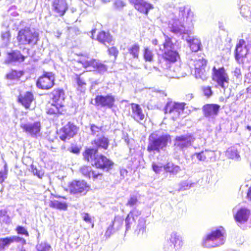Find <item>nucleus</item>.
Instances as JSON below:
<instances>
[{
  "label": "nucleus",
  "mask_w": 251,
  "mask_h": 251,
  "mask_svg": "<svg viewBox=\"0 0 251 251\" xmlns=\"http://www.w3.org/2000/svg\"><path fill=\"white\" fill-rule=\"evenodd\" d=\"M206 61L202 58H200L198 60H193L190 61L189 65L193 66L195 69V75L197 78H201L204 80L206 78V73L205 70Z\"/></svg>",
  "instance_id": "obj_12"
},
{
  "label": "nucleus",
  "mask_w": 251,
  "mask_h": 251,
  "mask_svg": "<svg viewBox=\"0 0 251 251\" xmlns=\"http://www.w3.org/2000/svg\"><path fill=\"white\" fill-rule=\"evenodd\" d=\"M146 220L145 218L140 217L138 221L135 230V233L138 236L143 235L146 229Z\"/></svg>",
  "instance_id": "obj_29"
},
{
  "label": "nucleus",
  "mask_w": 251,
  "mask_h": 251,
  "mask_svg": "<svg viewBox=\"0 0 251 251\" xmlns=\"http://www.w3.org/2000/svg\"><path fill=\"white\" fill-rule=\"evenodd\" d=\"M213 80L216 82V87L222 89L224 91L229 84V78L224 67L212 69Z\"/></svg>",
  "instance_id": "obj_7"
},
{
  "label": "nucleus",
  "mask_w": 251,
  "mask_h": 251,
  "mask_svg": "<svg viewBox=\"0 0 251 251\" xmlns=\"http://www.w3.org/2000/svg\"><path fill=\"white\" fill-rule=\"evenodd\" d=\"M152 167L153 170L156 173H159L161 171L162 168H163V166L161 163L155 164L153 163L152 164Z\"/></svg>",
  "instance_id": "obj_51"
},
{
  "label": "nucleus",
  "mask_w": 251,
  "mask_h": 251,
  "mask_svg": "<svg viewBox=\"0 0 251 251\" xmlns=\"http://www.w3.org/2000/svg\"><path fill=\"white\" fill-rule=\"evenodd\" d=\"M250 211L247 208L241 207L237 212L235 219L237 222L242 223L247 221Z\"/></svg>",
  "instance_id": "obj_25"
},
{
  "label": "nucleus",
  "mask_w": 251,
  "mask_h": 251,
  "mask_svg": "<svg viewBox=\"0 0 251 251\" xmlns=\"http://www.w3.org/2000/svg\"><path fill=\"white\" fill-rule=\"evenodd\" d=\"M71 194L78 196H84L90 190V186L84 180H73L69 185Z\"/></svg>",
  "instance_id": "obj_10"
},
{
  "label": "nucleus",
  "mask_w": 251,
  "mask_h": 251,
  "mask_svg": "<svg viewBox=\"0 0 251 251\" xmlns=\"http://www.w3.org/2000/svg\"><path fill=\"white\" fill-rule=\"evenodd\" d=\"M55 77L51 72H46L40 76L36 82L38 88L42 89H49L54 84Z\"/></svg>",
  "instance_id": "obj_13"
},
{
  "label": "nucleus",
  "mask_w": 251,
  "mask_h": 251,
  "mask_svg": "<svg viewBox=\"0 0 251 251\" xmlns=\"http://www.w3.org/2000/svg\"><path fill=\"white\" fill-rule=\"evenodd\" d=\"M41 123L40 122L22 124L21 127L23 131L33 138H37L41 135Z\"/></svg>",
  "instance_id": "obj_16"
},
{
  "label": "nucleus",
  "mask_w": 251,
  "mask_h": 251,
  "mask_svg": "<svg viewBox=\"0 0 251 251\" xmlns=\"http://www.w3.org/2000/svg\"><path fill=\"white\" fill-rule=\"evenodd\" d=\"M6 247H8L6 238H0V251L3 250Z\"/></svg>",
  "instance_id": "obj_55"
},
{
  "label": "nucleus",
  "mask_w": 251,
  "mask_h": 251,
  "mask_svg": "<svg viewBox=\"0 0 251 251\" xmlns=\"http://www.w3.org/2000/svg\"><path fill=\"white\" fill-rule=\"evenodd\" d=\"M220 106L217 104H206L202 108L204 117L208 121L214 122L218 116Z\"/></svg>",
  "instance_id": "obj_14"
},
{
  "label": "nucleus",
  "mask_w": 251,
  "mask_h": 251,
  "mask_svg": "<svg viewBox=\"0 0 251 251\" xmlns=\"http://www.w3.org/2000/svg\"><path fill=\"white\" fill-rule=\"evenodd\" d=\"M36 248L38 251H48L51 247L48 244L44 242L37 245Z\"/></svg>",
  "instance_id": "obj_46"
},
{
  "label": "nucleus",
  "mask_w": 251,
  "mask_h": 251,
  "mask_svg": "<svg viewBox=\"0 0 251 251\" xmlns=\"http://www.w3.org/2000/svg\"><path fill=\"white\" fill-rule=\"evenodd\" d=\"M233 74L234 76H235L237 78H240L241 77V71L239 68H235L234 70L233 71Z\"/></svg>",
  "instance_id": "obj_59"
},
{
  "label": "nucleus",
  "mask_w": 251,
  "mask_h": 251,
  "mask_svg": "<svg viewBox=\"0 0 251 251\" xmlns=\"http://www.w3.org/2000/svg\"><path fill=\"white\" fill-rule=\"evenodd\" d=\"M226 156L230 159L239 160L240 156L237 149L235 147L229 148L226 151Z\"/></svg>",
  "instance_id": "obj_33"
},
{
  "label": "nucleus",
  "mask_w": 251,
  "mask_h": 251,
  "mask_svg": "<svg viewBox=\"0 0 251 251\" xmlns=\"http://www.w3.org/2000/svg\"><path fill=\"white\" fill-rule=\"evenodd\" d=\"M10 33L8 31H6L1 33V38L5 43H7L9 41Z\"/></svg>",
  "instance_id": "obj_56"
},
{
  "label": "nucleus",
  "mask_w": 251,
  "mask_h": 251,
  "mask_svg": "<svg viewBox=\"0 0 251 251\" xmlns=\"http://www.w3.org/2000/svg\"><path fill=\"white\" fill-rule=\"evenodd\" d=\"M141 214V211L136 208L131 210L127 214L132 218H133L135 220Z\"/></svg>",
  "instance_id": "obj_48"
},
{
  "label": "nucleus",
  "mask_w": 251,
  "mask_h": 251,
  "mask_svg": "<svg viewBox=\"0 0 251 251\" xmlns=\"http://www.w3.org/2000/svg\"><path fill=\"white\" fill-rule=\"evenodd\" d=\"M26 57L21 53L19 50H15L7 53L6 62L7 63H22L24 62Z\"/></svg>",
  "instance_id": "obj_23"
},
{
  "label": "nucleus",
  "mask_w": 251,
  "mask_h": 251,
  "mask_svg": "<svg viewBox=\"0 0 251 251\" xmlns=\"http://www.w3.org/2000/svg\"><path fill=\"white\" fill-rule=\"evenodd\" d=\"M144 58L146 61L151 62L153 60V54L149 48H145L143 52Z\"/></svg>",
  "instance_id": "obj_40"
},
{
  "label": "nucleus",
  "mask_w": 251,
  "mask_h": 251,
  "mask_svg": "<svg viewBox=\"0 0 251 251\" xmlns=\"http://www.w3.org/2000/svg\"><path fill=\"white\" fill-rule=\"evenodd\" d=\"M124 218L119 215L116 216L112 224L107 228L105 232V236L109 237L117 231L120 230L123 226Z\"/></svg>",
  "instance_id": "obj_21"
},
{
  "label": "nucleus",
  "mask_w": 251,
  "mask_h": 251,
  "mask_svg": "<svg viewBox=\"0 0 251 251\" xmlns=\"http://www.w3.org/2000/svg\"><path fill=\"white\" fill-rule=\"evenodd\" d=\"M78 128L73 123L69 122L60 130L59 138L62 141H66L74 137L77 133Z\"/></svg>",
  "instance_id": "obj_17"
},
{
  "label": "nucleus",
  "mask_w": 251,
  "mask_h": 251,
  "mask_svg": "<svg viewBox=\"0 0 251 251\" xmlns=\"http://www.w3.org/2000/svg\"><path fill=\"white\" fill-rule=\"evenodd\" d=\"M240 13L243 17L246 18L251 22V8L248 5H242L240 8Z\"/></svg>",
  "instance_id": "obj_36"
},
{
  "label": "nucleus",
  "mask_w": 251,
  "mask_h": 251,
  "mask_svg": "<svg viewBox=\"0 0 251 251\" xmlns=\"http://www.w3.org/2000/svg\"><path fill=\"white\" fill-rule=\"evenodd\" d=\"M163 168L165 172L170 173L173 175H176L181 171L179 166L171 162L164 165Z\"/></svg>",
  "instance_id": "obj_30"
},
{
  "label": "nucleus",
  "mask_w": 251,
  "mask_h": 251,
  "mask_svg": "<svg viewBox=\"0 0 251 251\" xmlns=\"http://www.w3.org/2000/svg\"><path fill=\"white\" fill-rule=\"evenodd\" d=\"M52 11L56 16H63L68 7L65 0H53L52 3Z\"/></svg>",
  "instance_id": "obj_19"
},
{
  "label": "nucleus",
  "mask_w": 251,
  "mask_h": 251,
  "mask_svg": "<svg viewBox=\"0 0 251 251\" xmlns=\"http://www.w3.org/2000/svg\"><path fill=\"white\" fill-rule=\"evenodd\" d=\"M184 14V7H179L177 15L172 14L171 16L167 29L174 36L181 37L182 39L186 41L191 50L197 52L201 49V42L199 39L188 35V30L183 23Z\"/></svg>",
  "instance_id": "obj_1"
},
{
  "label": "nucleus",
  "mask_w": 251,
  "mask_h": 251,
  "mask_svg": "<svg viewBox=\"0 0 251 251\" xmlns=\"http://www.w3.org/2000/svg\"><path fill=\"white\" fill-rule=\"evenodd\" d=\"M170 140L171 137L168 134H164L158 136L156 134L152 133L149 137L147 151L150 152H159L161 150L167 147L168 142Z\"/></svg>",
  "instance_id": "obj_4"
},
{
  "label": "nucleus",
  "mask_w": 251,
  "mask_h": 251,
  "mask_svg": "<svg viewBox=\"0 0 251 251\" xmlns=\"http://www.w3.org/2000/svg\"><path fill=\"white\" fill-rule=\"evenodd\" d=\"M165 41L163 43L164 52L163 60L160 62L161 66L165 69L172 68L170 63L176 62L179 58L178 53L176 48V45L172 41L173 36L170 37L163 33Z\"/></svg>",
  "instance_id": "obj_2"
},
{
  "label": "nucleus",
  "mask_w": 251,
  "mask_h": 251,
  "mask_svg": "<svg viewBox=\"0 0 251 251\" xmlns=\"http://www.w3.org/2000/svg\"><path fill=\"white\" fill-rule=\"evenodd\" d=\"M246 198L248 201H251V186L248 188Z\"/></svg>",
  "instance_id": "obj_64"
},
{
  "label": "nucleus",
  "mask_w": 251,
  "mask_h": 251,
  "mask_svg": "<svg viewBox=\"0 0 251 251\" xmlns=\"http://www.w3.org/2000/svg\"><path fill=\"white\" fill-rule=\"evenodd\" d=\"M97 40L100 43L106 46L112 41V37L108 32H100L97 36Z\"/></svg>",
  "instance_id": "obj_31"
},
{
  "label": "nucleus",
  "mask_w": 251,
  "mask_h": 251,
  "mask_svg": "<svg viewBox=\"0 0 251 251\" xmlns=\"http://www.w3.org/2000/svg\"><path fill=\"white\" fill-rule=\"evenodd\" d=\"M94 143L98 147H101L104 149H107L109 145V140L108 138L102 136L94 140Z\"/></svg>",
  "instance_id": "obj_34"
},
{
  "label": "nucleus",
  "mask_w": 251,
  "mask_h": 251,
  "mask_svg": "<svg viewBox=\"0 0 251 251\" xmlns=\"http://www.w3.org/2000/svg\"><path fill=\"white\" fill-rule=\"evenodd\" d=\"M79 62L82 65L83 67L85 68L92 67L94 71H97L100 74H103L108 70L107 66L99 60L95 59H91L90 60L81 59Z\"/></svg>",
  "instance_id": "obj_11"
},
{
  "label": "nucleus",
  "mask_w": 251,
  "mask_h": 251,
  "mask_svg": "<svg viewBox=\"0 0 251 251\" xmlns=\"http://www.w3.org/2000/svg\"><path fill=\"white\" fill-rule=\"evenodd\" d=\"M195 185L194 183H191L188 181H182L180 183L179 191H184L189 189L191 187H194Z\"/></svg>",
  "instance_id": "obj_44"
},
{
  "label": "nucleus",
  "mask_w": 251,
  "mask_h": 251,
  "mask_svg": "<svg viewBox=\"0 0 251 251\" xmlns=\"http://www.w3.org/2000/svg\"><path fill=\"white\" fill-rule=\"evenodd\" d=\"M98 151L95 149H87L83 154L85 160L90 162L93 166L106 171L111 169L113 163L102 155L97 154Z\"/></svg>",
  "instance_id": "obj_3"
},
{
  "label": "nucleus",
  "mask_w": 251,
  "mask_h": 251,
  "mask_svg": "<svg viewBox=\"0 0 251 251\" xmlns=\"http://www.w3.org/2000/svg\"><path fill=\"white\" fill-rule=\"evenodd\" d=\"M127 171L125 169H121L120 170V175L121 176V178L123 179L125 177V176L127 175Z\"/></svg>",
  "instance_id": "obj_63"
},
{
  "label": "nucleus",
  "mask_w": 251,
  "mask_h": 251,
  "mask_svg": "<svg viewBox=\"0 0 251 251\" xmlns=\"http://www.w3.org/2000/svg\"><path fill=\"white\" fill-rule=\"evenodd\" d=\"M114 5L117 8L121 9L126 6V2L122 0H116L114 2Z\"/></svg>",
  "instance_id": "obj_54"
},
{
  "label": "nucleus",
  "mask_w": 251,
  "mask_h": 251,
  "mask_svg": "<svg viewBox=\"0 0 251 251\" xmlns=\"http://www.w3.org/2000/svg\"><path fill=\"white\" fill-rule=\"evenodd\" d=\"M95 101L97 106L111 108L114 105L115 97L111 94H108L105 96L98 95L95 99Z\"/></svg>",
  "instance_id": "obj_15"
},
{
  "label": "nucleus",
  "mask_w": 251,
  "mask_h": 251,
  "mask_svg": "<svg viewBox=\"0 0 251 251\" xmlns=\"http://www.w3.org/2000/svg\"><path fill=\"white\" fill-rule=\"evenodd\" d=\"M18 100L25 108H28L33 100V95L32 93L26 92L24 95L21 94Z\"/></svg>",
  "instance_id": "obj_26"
},
{
  "label": "nucleus",
  "mask_w": 251,
  "mask_h": 251,
  "mask_svg": "<svg viewBox=\"0 0 251 251\" xmlns=\"http://www.w3.org/2000/svg\"><path fill=\"white\" fill-rule=\"evenodd\" d=\"M7 177V174L5 172L0 171V183L2 184Z\"/></svg>",
  "instance_id": "obj_61"
},
{
  "label": "nucleus",
  "mask_w": 251,
  "mask_h": 251,
  "mask_svg": "<svg viewBox=\"0 0 251 251\" xmlns=\"http://www.w3.org/2000/svg\"><path fill=\"white\" fill-rule=\"evenodd\" d=\"M138 202L137 197L135 196H131L127 201L126 205L130 207L136 206Z\"/></svg>",
  "instance_id": "obj_45"
},
{
  "label": "nucleus",
  "mask_w": 251,
  "mask_h": 251,
  "mask_svg": "<svg viewBox=\"0 0 251 251\" xmlns=\"http://www.w3.org/2000/svg\"><path fill=\"white\" fill-rule=\"evenodd\" d=\"M102 127H99L94 124L91 125L90 129L93 135H98V133L101 130Z\"/></svg>",
  "instance_id": "obj_49"
},
{
  "label": "nucleus",
  "mask_w": 251,
  "mask_h": 251,
  "mask_svg": "<svg viewBox=\"0 0 251 251\" xmlns=\"http://www.w3.org/2000/svg\"><path fill=\"white\" fill-rule=\"evenodd\" d=\"M8 246H9L12 243H21L23 245L26 244V240L22 237L17 236H12L10 237H6Z\"/></svg>",
  "instance_id": "obj_37"
},
{
  "label": "nucleus",
  "mask_w": 251,
  "mask_h": 251,
  "mask_svg": "<svg viewBox=\"0 0 251 251\" xmlns=\"http://www.w3.org/2000/svg\"><path fill=\"white\" fill-rule=\"evenodd\" d=\"M17 39L22 44L34 45L39 40V33L29 28L22 29L19 31Z\"/></svg>",
  "instance_id": "obj_6"
},
{
  "label": "nucleus",
  "mask_w": 251,
  "mask_h": 251,
  "mask_svg": "<svg viewBox=\"0 0 251 251\" xmlns=\"http://www.w3.org/2000/svg\"><path fill=\"white\" fill-rule=\"evenodd\" d=\"M70 151L75 154L79 153L80 149L76 146H73L71 148Z\"/></svg>",
  "instance_id": "obj_62"
},
{
  "label": "nucleus",
  "mask_w": 251,
  "mask_h": 251,
  "mask_svg": "<svg viewBox=\"0 0 251 251\" xmlns=\"http://www.w3.org/2000/svg\"><path fill=\"white\" fill-rule=\"evenodd\" d=\"M139 49L140 47L138 45L134 44L128 49V51L134 58H138Z\"/></svg>",
  "instance_id": "obj_41"
},
{
  "label": "nucleus",
  "mask_w": 251,
  "mask_h": 251,
  "mask_svg": "<svg viewBox=\"0 0 251 251\" xmlns=\"http://www.w3.org/2000/svg\"><path fill=\"white\" fill-rule=\"evenodd\" d=\"M251 53V42L247 39H240L237 43L235 50V58L237 61L240 62L241 58L247 57V55Z\"/></svg>",
  "instance_id": "obj_8"
},
{
  "label": "nucleus",
  "mask_w": 251,
  "mask_h": 251,
  "mask_svg": "<svg viewBox=\"0 0 251 251\" xmlns=\"http://www.w3.org/2000/svg\"><path fill=\"white\" fill-rule=\"evenodd\" d=\"M196 157L199 161H204L206 159V156L204 154L203 151H201L199 153H195L192 155V157Z\"/></svg>",
  "instance_id": "obj_50"
},
{
  "label": "nucleus",
  "mask_w": 251,
  "mask_h": 251,
  "mask_svg": "<svg viewBox=\"0 0 251 251\" xmlns=\"http://www.w3.org/2000/svg\"><path fill=\"white\" fill-rule=\"evenodd\" d=\"M129 1L134 5L136 10L146 15L148 14L150 10L153 8L152 4L144 0H129Z\"/></svg>",
  "instance_id": "obj_20"
},
{
  "label": "nucleus",
  "mask_w": 251,
  "mask_h": 251,
  "mask_svg": "<svg viewBox=\"0 0 251 251\" xmlns=\"http://www.w3.org/2000/svg\"><path fill=\"white\" fill-rule=\"evenodd\" d=\"M52 100L55 103L63 105L64 92L62 89L54 90L52 92Z\"/></svg>",
  "instance_id": "obj_28"
},
{
  "label": "nucleus",
  "mask_w": 251,
  "mask_h": 251,
  "mask_svg": "<svg viewBox=\"0 0 251 251\" xmlns=\"http://www.w3.org/2000/svg\"><path fill=\"white\" fill-rule=\"evenodd\" d=\"M184 105V103L169 101L164 107V112L166 114L170 115L172 119L175 120L183 113Z\"/></svg>",
  "instance_id": "obj_9"
},
{
  "label": "nucleus",
  "mask_w": 251,
  "mask_h": 251,
  "mask_svg": "<svg viewBox=\"0 0 251 251\" xmlns=\"http://www.w3.org/2000/svg\"><path fill=\"white\" fill-rule=\"evenodd\" d=\"M224 233L220 229L212 231L202 239V246L204 248H215L224 244Z\"/></svg>",
  "instance_id": "obj_5"
},
{
  "label": "nucleus",
  "mask_w": 251,
  "mask_h": 251,
  "mask_svg": "<svg viewBox=\"0 0 251 251\" xmlns=\"http://www.w3.org/2000/svg\"><path fill=\"white\" fill-rule=\"evenodd\" d=\"M135 222V220L133 218H132L128 215H127L125 219L126 233L129 230L131 229V227L134 224Z\"/></svg>",
  "instance_id": "obj_39"
},
{
  "label": "nucleus",
  "mask_w": 251,
  "mask_h": 251,
  "mask_svg": "<svg viewBox=\"0 0 251 251\" xmlns=\"http://www.w3.org/2000/svg\"><path fill=\"white\" fill-rule=\"evenodd\" d=\"M169 239L175 248L178 249L182 245L181 237L175 232L172 233Z\"/></svg>",
  "instance_id": "obj_32"
},
{
  "label": "nucleus",
  "mask_w": 251,
  "mask_h": 251,
  "mask_svg": "<svg viewBox=\"0 0 251 251\" xmlns=\"http://www.w3.org/2000/svg\"><path fill=\"white\" fill-rule=\"evenodd\" d=\"M82 218L83 220L85 221L86 223H91V218L88 213H83L82 214Z\"/></svg>",
  "instance_id": "obj_60"
},
{
  "label": "nucleus",
  "mask_w": 251,
  "mask_h": 251,
  "mask_svg": "<svg viewBox=\"0 0 251 251\" xmlns=\"http://www.w3.org/2000/svg\"><path fill=\"white\" fill-rule=\"evenodd\" d=\"M50 206L52 207L63 210H67L68 207L66 202H62L58 201H51Z\"/></svg>",
  "instance_id": "obj_38"
},
{
  "label": "nucleus",
  "mask_w": 251,
  "mask_h": 251,
  "mask_svg": "<svg viewBox=\"0 0 251 251\" xmlns=\"http://www.w3.org/2000/svg\"><path fill=\"white\" fill-rule=\"evenodd\" d=\"M79 172L84 177L88 178L92 177L94 180L102 179V174L93 171L90 166H82L80 168Z\"/></svg>",
  "instance_id": "obj_22"
},
{
  "label": "nucleus",
  "mask_w": 251,
  "mask_h": 251,
  "mask_svg": "<svg viewBox=\"0 0 251 251\" xmlns=\"http://www.w3.org/2000/svg\"><path fill=\"white\" fill-rule=\"evenodd\" d=\"M16 231H17L18 234L24 235H25L26 237L29 236V233L27 230L22 226H17L16 228Z\"/></svg>",
  "instance_id": "obj_47"
},
{
  "label": "nucleus",
  "mask_w": 251,
  "mask_h": 251,
  "mask_svg": "<svg viewBox=\"0 0 251 251\" xmlns=\"http://www.w3.org/2000/svg\"><path fill=\"white\" fill-rule=\"evenodd\" d=\"M174 71L176 73V77H177L184 76L187 75L186 73H183L181 71L182 68L181 67H176V68L174 70Z\"/></svg>",
  "instance_id": "obj_52"
},
{
  "label": "nucleus",
  "mask_w": 251,
  "mask_h": 251,
  "mask_svg": "<svg viewBox=\"0 0 251 251\" xmlns=\"http://www.w3.org/2000/svg\"><path fill=\"white\" fill-rule=\"evenodd\" d=\"M81 75H75V80L76 82L78 90L81 92H84L86 89V83L84 78L81 77Z\"/></svg>",
  "instance_id": "obj_35"
},
{
  "label": "nucleus",
  "mask_w": 251,
  "mask_h": 251,
  "mask_svg": "<svg viewBox=\"0 0 251 251\" xmlns=\"http://www.w3.org/2000/svg\"><path fill=\"white\" fill-rule=\"evenodd\" d=\"M23 75V73L21 71L12 70L6 75V76L9 79H15L20 78Z\"/></svg>",
  "instance_id": "obj_43"
},
{
  "label": "nucleus",
  "mask_w": 251,
  "mask_h": 251,
  "mask_svg": "<svg viewBox=\"0 0 251 251\" xmlns=\"http://www.w3.org/2000/svg\"><path fill=\"white\" fill-rule=\"evenodd\" d=\"M131 108L132 110L131 117L138 122L143 121L145 119V115L143 113L140 106L138 104L132 103Z\"/></svg>",
  "instance_id": "obj_24"
},
{
  "label": "nucleus",
  "mask_w": 251,
  "mask_h": 251,
  "mask_svg": "<svg viewBox=\"0 0 251 251\" xmlns=\"http://www.w3.org/2000/svg\"><path fill=\"white\" fill-rule=\"evenodd\" d=\"M245 82L251 83V65L249 67V73L245 75Z\"/></svg>",
  "instance_id": "obj_58"
},
{
  "label": "nucleus",
  "mask_w": 251,
  "mask_h": 251,
  "mask_svg": "<svg viewBox=\"0 0 251 251\" xmlns=\"http://www.w3.org/2000/svg\"><path fill=\"white\" fill-rule=\"evenodd\" d=\"M30 169L33 174L38 176L39 178H42L44 175V172L42 169H38L33 165H31Z\"/></svg>",
  "instance_id": "obj_42"
},
{
  "label": "nucleus",
  "mask_w": 251,
  "mask_h": 251,
  "mask_svg": "<svg viewBox=\"0 0 251 251\" xmlns=\"http://www.w3.org/2000/svg\"><path fill=\"white\" fill-rule=\"evenodd\" d=\"M108 52L110 55H112L115 56V58L118 54V50L115 47H111L108 49Z\"/></svg>",
  "instance_id": "obj_57"
},
{
  "label": "nucleus",
  "mask_w": 251,
  "mask_h": 251,
  "mask_svg": "<svg viewBox=\"0 0 251 251\" xmlns=\"http://www.w3.org/2000/svg\"><path fill=\"white\" fill-rule=\"evenodd\" d=\"M63 111V105L57 103L50 104L47 107V113L50 115L62 114Z\"/></svg>",
  "instance_id": "obj_27"
},
{
  "label": "nucleus",
  "mask_w": 251,
  "mask_h": 251,
  "mask_svg": "<svg viewBox=\"0 0 251 251\" xmlns=\"http://www.w3.org/2000/svg\"><path fill=\"white\" fill-rule=\"evenodd\" d=\"M202 90L204 95L207 97H210L212 96L213 92L210 87H204Z\"/></svg>",
  "instance_id": "obj_53"
},
{
  "label": "nucleus",
  "mask_w": 251,
  "mask_h": 251,
  "mask_svg": "<svg viewBox=\"0 0 251 251\" xmlns=\"http://www.w3.org/2000/svg\"><path fill=\"white\" fill-rule=\"evenodd\" d=\"M194 139L191 134L176 136L175 140V145L179 149L183 150L191 146Z\"/></svg>",
  "instance_id": "obj_18"
}]
</instances>
